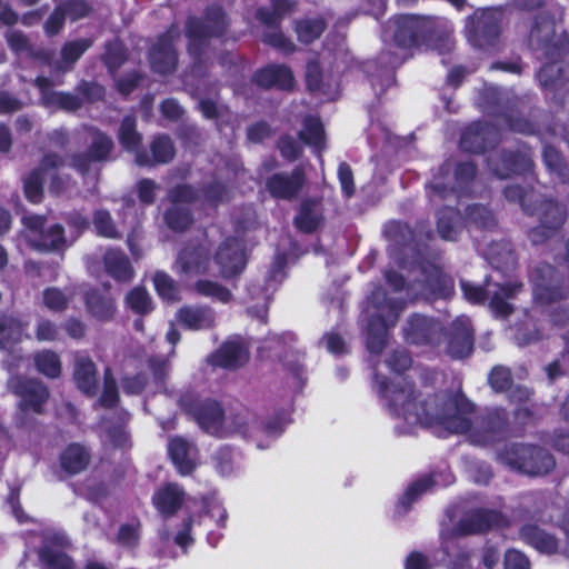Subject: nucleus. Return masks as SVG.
Returning <instances> with one entry per match:
<instances>
[{
    "mask_svg": "<svg viewBox=\"0 0 569 569\" xmlns=\"http://www.w3.org/2000/svg\"><path fill=\"white\" fill-rule=\"evenodd\" d=\"M128 307L137 313H148L152 310V301L146 289L137 287L126 297Z\"/></svg>",
    "mask_w": 569,
    "mask_h": 569,
    "instance_id": "obj_40",
    "label": "nucleus"
},
{
    "mask_svg": "<svg viewBox=\"0 0 569 569\" xmlns=\"http://www.w3.org/2000/svg\"><path fill=\"white\" fill-rule=\"evenodd\" d=\"M104 438L106 441L119 448H124L129 443V437L122 427L108 430Z\"/></svg>",
    "mask_w": 569,
    "mask_h": 569,
    "instance_id": "obj_58",
    "label": "nucleus"
},
{
    "mask_svg": "<svg viewBox=\"0 0 569 569\" xmlns=\"http://www.w3.org/2000/svg\"><path fill=\"white\" fill-rule=\"evenodd\" d=\"M543 159L550 170L560 171L562 159L555 148L546 147L543 150Z\"/></svg>",
    "mask_w": 569,
    "mask_h": 569,
    "instance_id": "obj_64",
    "label": "nucleus"
},
{
    "mask_svg": "<svg viewBox=\"0 0 569 569\" xmlns=\"http://www.w3.org/2000/svg\"><path fill=\"white\" fill-rule=\"evenodd\" d=\"M338 177L342 191L350 197L353 193L352 172L348 164L341 163L338 169Z\"/></svg>",
    "mask_w": 569,
    "mask_h": 569,
    "instance_id": "obj_60",
    "label": "nucleus"
},
{
    "mask_svg": "<svg viewBox=\"0 0 569 569\" xmlns=\"http://www.w3.org/2000/svg\"><path fill=\"white\" fill-rule=\"evenodd\" d=\"M226 26V18L220 8H213L207 16L206 21L201 22L190 19L187 23V37L189 38V50L196 52L198 43L206 38L220 34Z\"/></svg>",
    "mask_w": 569,
    "mask_h": 569,
    "instance_id": "obj_13",
    "label": "nucleus"
},
{
    "mask_svg": "<svg viewBox=\"0 0 569 569\" xmlns=\"http://www.w3.org/2000/svg\"><path fill=\"white\" fill-rule=\"evenodd\" d=\"M499 515L493 511H480L475 515V519L469 526H463L462 531L466 533L486 530L498 525Z\"/></svg>",
    "mask_w": 569,
    "mask_h": 569,
    "instance_id": "obj_44",
    "label": "nucleus"
},
{
    "mask_svg": "<svg viewBox=\"0 0 569 569\" xmlns=\"http://www.w3.org/2000/svg\"><path fill=\"white\" fill-rule=\"evenodd\" d=\"M432 483L433 480L429 477L418 480L406 490L400 502L402 505L411 503L419 495L427 491L432 486Z\"/></svg>",
    "mask_w": 569,
    "mask_h": 569,
    "instance_id": "obj_50",
    "label": "nucleus"
},
{
    "mask_svg": "<svg viewBox=\"0 0 569 569\" xmlns=\"http://www.w3.org/2000/svg\"><path fill=\"white\" fill-rule=\"evenodd\" d=\"M58 336V330L50 321H41L37 328V339L40 341H51Z\"/></svg>",
    "mask_w": 569,
    "mask_h": 569,
    "instance_id": "obj_63",
    "label": "nucleus"
},
{
    "mask_svg": "<svg viewBox=\"0 0 569 569\" xmlns=\"http://www.w3.org/2000/svg\"><path fill=\"white\" fill-rule=\"evenodd\" d=\"M539 272H541L542 277H545V274H552L553 270L550 266H546L539 270ZM533 295L537 303H543L553 299L555 289L551 288V284L545 281V278H542L541 280H535Z\"/></svg>",
    "mask_w": 569,
    "mask_h": 569,
    "instance_id": "obj_46",
    "label": "nucleus"
},
{
    "mask_svg": "<svg viewBox=\"0 0 569 569\" xmlns=\"http://www.w3.org/2000/svg\"><path fill=\"white\" fill-rule=\"evenodd\" d=\"M154 288L158 295L167 302L179 299L178 288L174 281L164 272H157L153 277Z\"/></svg>",
    "mask_w": 569,
    "mask_h": 569,
    "instance_id": "obj_39",
    "label": "nucleus"
},
{
    "mask_svg": "<svg viewBox=\"0 0 569 569\" xmlns=\"http://www.w3.org/2000/svg\"><path fill=\"white\" fill-rule=\"evenodd\" d=\"M68 302L69 296L57 288H49L43 292V303L50 310L61 311Z\"/></svg>",
    "mask_w": 569,
    "mask_h": 569,
    "instance_id": "obj_49",
    "label": "nucleus"
},
{
    "mask_svg": "<svg viewBox=\"0 0 569 569\" xmlns=\"http://www.w3.org/2000/svg\"><path fill=\"white\" fill-rule=\"evenodd\" d=\"M123 59V47L119 41L110 43L107 48L106 61L110 68L120 66Z\"/></svg>",
    "mask_w": 569,
    "mask_h": 569,
    "instance_id": "obj_57",
    "label": "nucleus"
},
{
    "mask_svg": "<svg viewBox=\"0 0 569 569\" xmlns=\"http://www.w3.org/2000/svg\"><path fill=\"white\" fill-rule=\"evenodd\" d=\"M119 140L126 150L136 154V161L140 166L164 163L171 160L174 154L171 140L164 136L157 137L153 140L151 157L140 152L141 136L136 131V120L131 117L123 119L119 130Z\"/></svg>",
    "mask_w": 569,
    "mask_h": 569,
    "instance_id": "obj_3",
    "label": "nucleus"
},
{
    "mask_svg": "<svg viewBox=\"0 0 569 569\" xmlns=\"http://www.w3.org/2000/svg\"><path fill=\"white\" fill-rule=\"evenodd\" d=\"M505 569H529V561L523 553L509 550L505 557Z\"/></svg>",
    "mask_w": 569,
    "mask_h": 569,
    "instance_id": "obj_55",
    "label": "nucleus"
},
{
    "mask_svg": "<svg viewBox=\"0 0 569 569\" xmlns=\"http://www.w3.org/2000/svg\"><path fill=\"white\" fill-rule=\"evenodd\" d=\"M34 362L37 369L49 378H56L61 372L59 357L52 351L39 352L34 358Z\"/></svg>",
    "mask_w": 569,
    "mask_h": 569,
    "instance_id": "obj_37",
    "label": "nucleus"
},
{
    "mask_svg": "<svg viewBox=\"0 0 569 569\" xmlns=\"http://www.w3.org/2000/svg\"><path fill=\"white\" fill-rule=\"evenodd\" d=\"M26 325L13 317H0V349H10L19 342L24 333Z\"/></svg>",
    "mask_w": 569,
    "mask_h": 569,
    "instance_id": "obj_30",
    "label": "nucleus"
},
{
    "mask_svg": "<svg viewBox=\"0 0 569 569\" xmlns=\"http://www.w3.org/2000/svg\"><path fill=\"white\" fill-rule=\"evenodd\" d=\"M300 138L307 144L312 146L316 149L321 148L325 140V133L319 119L313 117L307 118L303 123V129L300 132Z\"/></svg>",
    "mask_w": 569,
    "mask_h": 569,
    "instance_id": "obj_35",
    "label": "nucleus"
},
{
    "mask_svg": "<svg viewBox=\"0 0 569 569\" xmlns=\"http://www.w3.org/2000/svg\"><path fill=\"white\" fill-rule=\"evenodd\" d=\"M452 330L453 332L448 347L449 355L457 359L469 356L473 345L469 318L459 317L453 322Z\"/></svg>",
    "mask_w": 569,
    "mask_h": 569,
    "instance_id": "obj_19",
    "label": "nucleus"
},
{
    "mask_svg": "<svg viewBox=\"0 0 569 569\" xmlns=\"http://www.w3.org/2000/svg\"><path fill=\"white\" fill-rule=\"evenodd\" d=\"M426 24L425 19L415 16H400L389 21L383 38L392 39L401 48H410L417 43Z\"/></svg>",
    "mask_w": 569,
    "mask_h": 569,
    "instance_id": "obj_9",
    "label": "nucleus"
},
{
    "mask_svg": "<svg viewBox=\"0 0 569 569\" xmlns=\"http://www.w3.org/2000/svg\"><path fill=\"white\" fill-rule=\"evenodd\" d=\"M248 356L247 347L236 339L223 343L210 360L213 366L234 369L246 363Z\"/></svg>",
    "mask_w": 569,
    "mask_h": 569,
    "instance_id": "obj_20",
    "label": "nucleus"
},
{
    "mask_svg": "<svg viewBox=\"0 0 569 569\" xmlns=\"http://www.w3.org/2000/svg\"><path fill=\"white\" fill-rule=\"evenodd\" d=\"M499 460L510 468L530 476H540L555 467L553 458L543 449L510 445L498 455Z\"/></svg>",
    "mask_w": 569,
    "mask_h": 569,
    "instance_id": "obj_4",
    "label": "nucleus"
},
{
    "mask_svg": "<svg viewBox=\"0 0 569 569\" xmlns=\"http://www.w3.org/2000/svg\"><path fill=\"white\" fill-rule=\"evenodd\" d=\"M66 13L64 11L59 8L57 9L48 19L44 26L46 33L49 36H53L59 32V30L62 28L63 21H64Z\"/></svg>",
    "mask_w": 569,
    "mask_h": 569,
    "instance_id": "obj_61",
    "label": "nucleus"
},
{
    "mask_svg": "<svg viewBox=\"0 0 569 569\" xmlns=\"http://www.w3.org/2000/svg\"><path fill=\"white\" fill-rule=\"evenodd\" d=\"M483 128L480 124L469 127L461 138V148L470 152H481L483 148Z\"/></svg>",
    "mask_w": 569,
    "mask_h": 569,
    "instance_id": "obj_42",
    "label": "nucleus"
},
{
    "mask_svg": "<svg viewBox=\"0 0 569 569\" xmlns=\"http://www.w3.org/2000/svg\"><path fill=\"white\" fill-rule=\"evenodd\" d=\"M184 491L177 483H166L159 488L153 497L154 508L164 517L173 516L184 501Z\"/></svg>",
    "mask_w": 569,
    "mask_h": 569,
    "instance_id": "obj_18",
    "label": "nucleus"
},
{
    "mask_svg": "<svg viewBox=\"0 0 569 569\" xmlns=\"http://www.w3.org/2000/svg\"><path fill=\"white\" fill-rule=\"evenodd\" d=\"M438 231L441 238L455 240L458 232V219L453 209H445L438 218Z\"/></svg>",
    "mask_w": 569,
    "mask_h": 569,
    "instance_id": "obj_41",
    "label": "nucleus"
},
{
    "mask_svg": "<svg viewBox=\"0 0 569 569\" xmlns=\"http://www.w3.org/2000/svg\"><path fill=\"white\" fill-rule=\"evenodd\" d=\"M176 37V30L171 29L163 37H161L157 44L151 49L150 62L154 71L159 73H167L174 69L177 63V56L173 41Z\"/></svg>",
    "mask_w": 569,
    "mask_h": 569,
    "instance_id": "obj_17",
    "label": "nucleus"
},
{
    "mask_svg": "<svg viewBox=\"0 0 569 569\" xmlns=\"http://www.w3.org/2000/svg\"><path fill=\"white\" fill-rule=\"evenodd\" d=\"M139 537V531L137 526L127 525L122 526L119 529L118 540L124 546H132L136 543Z\"/></svg>",
    "mask_w": 569,
    "mask_h": 569,
    "instance_id": "obj_62",
    "label": "nucleus"
},
{
    "mask_svg": "<svg viewBox=\"0 0 569 569\" xmlns=\"http://www.w3.org/2000/svg\"><path fill=\"white\" fill-rule=\"evenodd\" d=\"M303 184V174L300 169H296L290 176L274 174L267 187L270 193L276 198L288 199L297 194Z\"/></svg>",
    "mask_w": 569,
    "mask_h": 569,
    "instance_id": "obj_25",
    "label": "nucleus"
},
{
    "mask_svg": "<svg viewBox=\"0 0 569 569\" xmlns=\"http://www.w3.org/2000/svg\"><path fill=\"white\" fill-rule=\"evenodd\" d=\"M181 407L191 413L199 426L211 435L226 436L240 431L239 427H226L220 406L214 401L201 402L197 397L186 396L180 400Z\"/></svg>",
    "mask_w": 569,
    "mask_h": 569,
    "instance_id": "obj_6",
    "label": "nucleus"
},
{
    "mask_svg": "<svg viewBox=\"0 0 569 569\" xmlns=\"http://www.w3.org/2000/svg\"><path fill=\"white\" fill-rule=\"evenodd\" d=\"M36 86L39 88L42 101L47 107H58L71 111L80 106L79 99L72 94L51 91V83L47 78H37Z\"/></svg>",
    "mask_w": 569,
    "mask_h": 569,
    "instance_id": "obj_26",
    "label": "nucleus"
},
{
    "mask_svg": "<svg viewBox=\"0 0 569 569\" xmlns=\"http://www.w3.org/2000/svg\"><path fill=\"white\" fill-rule=\"evenodd\" d=\"M522 537L541 552L552 553L558 549V541L537 527L523 528Z\"/></svg>",
    "mask_w": 569,
    "mask_h": 569,
    "instance_id": "obj_33",
    "label": "nucleus"
},
{
    "mask_svg": "<svg viewBox=\"0 0 569 569\" xmlns=\"http://www.w3.org/2000/svg\"><path fill=\"white\" fill-rule=\"evenodd\" d=\"M170 197L172 207L166 212L164 220L172 230H183L191 223L192 219L182 204L194 199V191L188 186H179L171 192Z\"/></svg>",
    "mask_w": 569,
    "mask_h": 569,
    "instance_id": "obj_15",
    "label": "nucleus"
},
{
    "mask_svg": "<svg viewBox=\"0 0 569 569\" xmlns=\"http://www.w3.org/2000/svg\"><path fill=\"white\" fill-rule=\"evenodd\" d=\"M174 270L186 280L210 272L208 252L202 247L183 250L177 259Z\"/></svg>",
    "mask_w": 569,
    "mask_h": 569,
    "instance_id": "obj_16",
    "label": "nucleus"
},
{
    "mask_svg": "<svg viewBox=\"0 0 569 569\" xmlns=\"http://www.w3.org/2000/svg\"><path fill=\"white\" fill-rule=\"evenodd\" d=\"M168 451L170 458L181 475H189L196 466V450L182 438H173L169 441Z\"/></svg>",
    "mask_w": 569,
    "mask_h": 569,
    "instance_id": "obj_24",
    "label": "nucleus"
},
{
    "mask_svg": "<svg viewBox=\"0 0 569 569\" xmlns=\"http://www.w3.org/2000/svg\"><path fill=\"white\" fill-rule=\"evenodd\" d=\"M411 365V359L405 351L395 352L388 360V367L395 371L400 372L408 369Z\"/></svg>",
    "mask_w": 569,
    "mask_h": 569,
    "instance_id": "obj_59",
    "label": "nucleus"
},
{
    "mask_svg": "<svg viewBox=\"0 0 569 569\" xmlns=\"http://www.w3.org/2000/svg\"><path fill=\"white\" fill-rule=\"evenodd\" d=\"M157 189L158 186L149 179L141 180L137 186L138 196L146 204H149L154 200Z\"/></svg>",
    "mask_w": 569,
    "mask_h": 569,
    "instance_id": "obj_56",
    "label": "nucleus"
},
{
    "mask_svg": "<svg viewBox=\"0 0 569 569\" xmlns=\"http://www.w3.org/2000/svg\"><path fill=\"white\" fill-rule=\"evenodd\" d=\"M60 160L56 156H47L43 159L40 170L32 171L24 180V193L29 201L38 203L42 198V179L50 178L52 180L51 189L54 192L63 190L58 183L59 177L57 176L58 166Z\"/></svg>",
    "mask_w": 569,
    "mask_h": 569,
    "instance_id": "obj_10",
    "label": "nucleus"
},
{
    "mask_svg": "<svg viewBox=\"0 0 569 569\" xmlns=\"http://www.w3.org/2000/svg\"><path fill=\"white\" fill-rule=\"evenodd\" d=\"M68 545V539L62 533H53L46 539V545L40 551V558L47 569H73L72 560L60 550ZM84 569H108L103 565L91 562Z\"/></svg>",
    "mask_w": 569,
    "mask_h": 569,
    "instance_id": "obj_12",
    "label": "nucleus"
},
{
    "mask_svg": "<svg viewBox=\"0 0 569 569\" xmlns=\"http://www.w3.org/2000/svg\"><path fill=\"white\" fill-rule=\"evenodd\" d=\"M499 32V12L497 10L477 11L467 20L466 36L468 41L482 48L491 44Z\"/></svg>",
    "mask_w": 569,
    "mask_h": 569,
    "instance_id": "obj_8",
    "label": "nucleus"
},
{
    "mask_svg": "<svg viewBox=\"0 0 569 569\" xmlns=\"http://www.w3.org/2000/svg\"><path fill=\"white\" fill-rule=\"evenodd\" d=\"M7 41L10 48L19 54L31 52L28 39L20 31L9 30L7 32Z\"/></svg>",
    "mask_w": 569,
    "mask_h": 569,
    "instance_id": "obj_53",
    "label": "nucleus"
},
{
    "mask_svg": "<svg viewBox=\"0 0 569 569\" xmlns=\"http://www.w3.org/2000/svg\"><path fill=\"white\" fill-rule=\"evenodd\" d=\"M73 379L79 390L94 395L98 388L97 368L87 356L78 355L74 359Z\"/></svg>",
    "mask_w": 569,
    "mask_h": 569,
    "instance_id": "obj_23",
    "label": "nucleus"
},
{
    "mask_svg": "<svg viewBox=\"0 0 569 569\" xmlns=\"http://www.w3.org/2000/svg\"><path fill=\"white\" fill-rule=\"evenodd\" d=\"M178 321L192 330L210 328L214 322V316L209 308L183 307L177 313Z\"/></svg>",
    "mask_w": 569,
    "mask_h": 569,
    "instance_id": "obj_28",
    "label": "nucleus"
},
{
    "mask_svg": "<svg viewBox=\"0 0 569 569\" xmlns=\"http://www.w3.org/2000/svg\"><path fill=\"white\" fill-rule=\"evenodd\" d=\"M104 264L107 272L118 281H128L132 278L133 271L130 262L119 251H108L104 257Z\"/></svg>",
    "mask_w": 569,
    "mask_h": 569,
    "instance_id": "obj_31",
    "label": "nucleus"
},
{
    "mask_svg": "<svg viewBox=\"0 0 569 569\" xmlns=\"http://www.w3.org/2000/svg\"><path fill=\"white\" fill-rule=\"evenodd\" d=\"M9 388L21 398L20 407L26 411L40 412L42 405L48 399L46 387L36 380H23L14 377L9 380Z\"/></svg>",
    "mask_w": 569,
    "mask_h": 569,
    "instance_id": "obj_14",
    "label": "nucleus"
},
{
    "mask_svg": "<svg viewBox=\"0 0 569 569\" xmlns=\"http://www.w3.org/2000/svg\"><path fill=\"white\" fill-rule=\"evenodd\" d=\"M90 138L91 147L89 156L78 157L73 162V166L82 174L90 170L91 163L106 159L113 144L110 138L98 131H90Z\"/></svg>",
    "mask_w": 569,
    "mask_h": 569,
    "instance_id": "obj_21",
    "label": "nucleus"
},
{
    "mask_svg": "<svg viewBox=\"0 0 569 569\" xmlns=\"http://www.w3.org/2000/svg\"><path fill=\"white\" fill-rule=\"evenodd\" d=\"M493 276L487 281L486 290L468 282H461L465 297L470 302H480L485 293L490 296V307L496 315L507 316L511 312V306L508 300L512 299L520 290L521 286L517 283H491Z\"/></svg>",
    "mask_w": 569,
    "mask_h": 569,
    "instance_id": "obj_7",
    "label": "nucleus"
},
{
    "mask_svg": "<svg viewBox=\"0 0 569 569\" xmlns=\"http://www.w3.org/2000/svg\"><path fill=\"white\" fill-rule=\"evenodd\" d=\"M441 330L438 322L423 316L416 315L408 320L405 328V338L410 343H425L435 339V335Z\"/></svg>",
    "mask_w": 569,
    "mask_h": 569,
    "instance_id": "obj_22",
    "label": "nucleus"
},
{
    "mask_svg": "<svg viewBox=\"0 0 569 569\" xmlns=\"http://www.w3.org/2000/svg\"><path fill=\"white\" fill-rule=\"evenodd\" d=\"M323 31V21L320 19L303 20L297 24L298 38L302 42H311Z\"/></svg>",
    "mask_w": 569,
    "mask_h": 569,
    "instance_id": "obj_45",
    "label": "nucleus"
},
{
    "mask_svg": "<svg viewBox=\"0 0 569 569\" xmlns=\"http://www.w3.org/2000/svg\"><path fill=\"white\" fill-rule=\"evenodd\" d=\"M118 392L114 379L112 378L110 369L104 372V389L100 398V402L104 407H111L117 402Z\"/></svg>",
    "mask_w": 569,
    "mask_h": 569,
    "instance_id": "obj_51",
    "label": "nucleus"
},
{
    "mask_svg": "<svg viewBox=\"0 0 569 569\" xmlns=\"http://www.w3.org/2000/svg\"><path fill=\"white\" fill-rule=\"evenodd\" d=\"M93 224L97 232L107 238H116L118 237L117 229L112 223L111 217L109 212L99 210L94 213Z\"/></svg>",
    "mask_w": 569,
    "mask_h": 569,
    "instance_id": "obj_47",
    "label": "nucleus"
},
{
    "mask_svg": "<svg viewBox=\"0 0 569 569\" xmlns=\"http://www.w3.org/2000/svg\"><path fill=\"white\" fill-rule=\"evenodd\" d=\"M489 382L496 391H503L510 385V371L503 367L495 368L489 377Z\"/></svg>",
    "mask_w": 569,
    "mask_h": 569,
    "instance_id": "obj_52",
    "label": "nucleus"
},
{
    "mask_svg": "<svg viewBox=\"0 0 569 569\" xmlns=\"http://www.w3.org/2000/svg\"><path fill=\"white\" fill-rule=\"evenodd\" d=\"M90 47L87 40H78L66 44L62 49V60L58 66L59 70H66Z\"/></svg>",
    "mask_w": 569,
    "mask_h": 569,
    "instance_id": "obj_43",
    "label": "nucleus"
},
{
    "mask_svg": "<svg viewBox=\"0 0 569 569\" xmlns=\"http://www.w3.org/2000/svg\"><path fill=\"white\" fill-rule=\"evenodd\" d=\"M214 266L223 278L239 274L246 267V254L241 242L236 239L224 240L214 256Z\"/></svg>",
    "mask_w": 569,
    "mask_h": 569,
    "instance_id": "obj_11",
    "label": "nucleus"
},
{
    "mask_svg": "<svg viewBox=\"0 0 569 569\" xmlns=\"http://www.w3.org/2000/svg\"><path fill=\"white\" fill-rule=\"evenodd\" d=\"M296 3L292 0H272L271 10L260 9L259 19L266 24H273L283 14L293 10Z\"/></svg>",
    "mask_w": 569,
    "mask_h": 569,
    "instance_id": "obj_38",
    "label": "nucleus"
},
{
    "mask_svg": "<svg viewBox=\"0 0 569 569\" xmlns=\"http://www.w3.org/2000/svg\"><path fill=\"white\" fill-rule=\"evenodd\" d=\"M467 223L479 228H488L493 223V217L487 208L473 206L468 209Z\"/></svg>",
    "mask_w": 569,
    "mask_h": 569,
    "instance_id": "obj_48",
    "label": "nucleus"
},
{
    "mask_svg": "<svg viewBox=\"0 0 569 569\" xmlns=\"http://www.w3.org/2000/svg\"><path fill=\"white\" fill-rule=\"evenodd\" d=\"M193 288L197 293L223 303H227L231 299V293L227 288L210 280L200 279L194 283Z\"/></svg>",
    "mask_w": 569,
    "mask_h": 569,
    "instance_id": "obj_36",
    "label": "nucleus"
},
{
    "mask_svg": "<svg viewBox=\"0 0 569 569\" xmlns=\"http://www.w3.org/2000/svg\"><path fill=\"white\" fill-rule=\"evenodd\" d=\"M378 393L390 415L403 421L402 431L417 426L430 428L437 436L466 435L476 445H487L506 426L503 410L495 409L487 417L473 412L472 405L461 395H416L405 378L396 376L390 382L377 380Z\"/></svg>",
    "mask_w": 569,
    "mask_h": 569,
    "instance_id": "obj_1",
    "label": "nucleus"
},
{
    "mask_svg": "<svg viewBox=\"0 0 569 569\" xmlns=\"http://www.w3.org/2000/svg\"><path fill=\"white\" fill-rule=\"evenodd\" d=\"M256 81L264 88L289 89L293 83L291 71L284 66H268L256 74Z\"/></svg>",
    "mask_w": 569,
    "mask_h": 569,
    "instance_id": "obj_27",
    "label": "nucleus"
},
{
    "mask_svg": "<svg viewBox=\"0 0 569 569\" xmlns=\"http://www.w3.org/2000/svg\"><path fill=\"white\" fill-rule=\"evenodd\" d=\"M401 310L402 303L396 299H387L386 292L380 288L368 298L363 313L368 318L367 343L370 352L381 351L388 329L395 326Z\"/></svg>",
    "mask_w": 569,
    "mask_h": 569,
    "instance_id": "obj_2",
    "label": "nucleus"
},
{
    "mask_svg": "<svg viewBox=\"0 0 569 569\" xmlns=\"http://www.w3.org/2000/svg\"><path fill=\"white\" fill-rule=\"evenodd\" d=\"M89 312L98 320H109L114 313V302L110 296L93 292L86 298Z\"/></svg>",
    "mask_w": 569,
    "mask_h": 569,
    "instance_id": "obj_32",
    "label": "nucleus"
},
{
    "mask_svg": "<svg viewBox=\"0 0 569 569\" xmlns=\"http://www.w3.org/2000/svg\"><path fill=\"white\" fill-rule=\"evenodd\" d=\"M556 27L552 21L543 19L541 22H538L535 28L531 30V42L535 40L539 41L541 38L546 40V42L549 44L551 41L549 39L551 33H555Z\"/></svg>",
    "mask_w": 569,
    "mask_h": 569,
    "instance_id": "obj_54",
    "label": "nucleus"
},
{
    "mask_svg": "<svg viewBox=\"0 0 569 569\" xmlns=\"http://www.w3.org/2000/svg\"><path fill=\"white\" fill-rule=\"evenodd\" d=\"M61 467L69 473L82 471L89 463V452L79 445L72 443L61 455Z\"/></svg>",
    "mask_w": 569,
    "mask_h": 569,
    "instance_id": "obj_29",
    "label": "nucleus"
},
{
    "mask_svg": "<svg viewBox=\"0 0 569 569\" xmlns=\"http://www.w3.org/2000/svg\"><path fill=\"white\" fill-rule=\"evenodd\" d=\"M321 222V211L317 202H306L296 218V226L303 232L315 231Z\"/></svg>",
    "mask_w": 569,
    "mask_h": 569,
    "instance_id": "obj_34",
    "label": "nucleus"
},
{
    "mask_svg": "<svg viewBox=\"0 0 569 569\" xmlns=\"http://www.w3.org/2000/svg\"><path fill=\"white\" fill-rule=\"evenodd\" d=\"M26 228L24 239L31 247L38 250L61 251L64 250L73 240L70 241L63 234L62 226L58 223H47L41 216H26L22 218Z\"/></svg>",
    "mask_w": 569,
    "mask_h": 569,
    "instance_id": "obj_5",
    "label": "nucleus"
}]
</instances>
